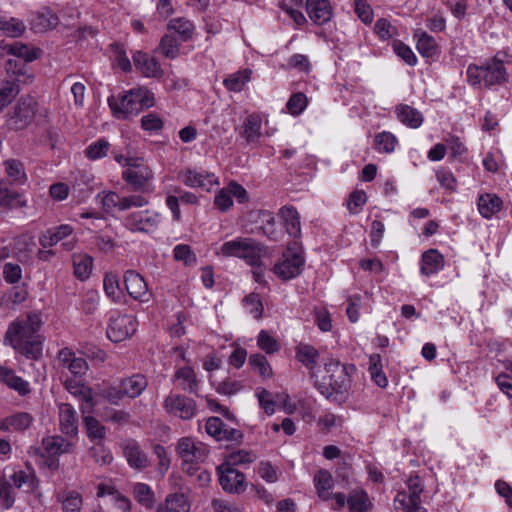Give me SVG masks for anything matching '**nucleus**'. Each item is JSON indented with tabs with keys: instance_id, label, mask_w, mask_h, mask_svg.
I'll return each mask as SVG.
<instances>
[{
	"instance_id": "20e7f679",
	"label": "nucleus",
	"mask_w": 512,
	"mask_h": 512,
	"mask_svg": "<svg viewBox=\"0 0 512 512\" xmlns=\"http://www.w3.org/2000/svg\"><path fill=\"white\" fill-rule=\"evenodd\" d=\"M264 248L251 238H241L224 242L216 251L222 257H237L244 259L249 265L259 267Z\"/></svg>"
},
{
	"instance_id": "b1692460",
	"label": "nucleus",
	"mask_w": 512,
	"mask_h": 512,
	"mask_svg": "<svg viewBox=\"0 0 512 512\" xmlns=\"http://www.w3.org/2000/svg\"><path fill=\"white\" fill-rule=\"evenodd\" d=\"M59 424L62 433L76 436L78 433V417L75 409L69 403L59 405Z\"/></svg>"
},
{
	"instance_id": "3c124183",
	"label": "nucleus",
	"mask_w": 512,
	"mask_h": 512,
	"mask_svg": "<svg viewBox=\"0 0 512 512\" xmlns=\"http://www.w3.org/2000/svg\"><path fill=\"white\" fill-rule=\"evenodd\" d=\"M44 450L51 456H57L70 451L72 443L61 436H47L43 438Z\"/></svg>"
},
{
	"instance_id": "8fccbe9b",
	"label": "nucleus",
	"mask_w": 512,
	"mask_h": 512,
	"mask_svg": "<svg viewBox=\"0 0 512 512\" xmlns=\"http://www.w3.org/2000/svg\"><path fill=\"white\" fill-rule=\"evenodd\" d=\"M5 49H7L9 54L15 56L19 60L22 59L25 63L36 60L40 54V49L30 48L29 46L20 42L9 44L5 47Z\"/></svg>"
},
{
	"instance_id": "4468645a",
	"label": "nucleus",
	"mask_w": 512,
	"mask_h": 512,
	"mask_svg": "<svg viewBox=\"0 0 512 512\" xmlns=\"http://www.w3.org/2000/svg\"><path fill=\"white\" fill-rule=\"evenodd\" d=\"M304 259L301 253L292 251L289 247L283 254L282 260L274 266V273L284 280L296 277L302 269Z\"/></svg>"
},
{
	"instance_id": "ea45409f",
	"label": "nucleus",
	"mask_w": 512,
	"mask_h": 512,
	"mask_svg": "<svg viewBox=\"0 0 512 512\" xmlns=\"http://www.w3.org/2000/svg\"><path fill=\"white\" fill-rule=\"evenodd\" d=\"M105 294L114 303H121L124 299L123 290L120 287L119 276L114 272H107L103 279Z\"/></svg>"
},
{
	"instance_id": "423d86ee",
	"label": "nucleus",
	"mask_w": 512,
	"mask_h": 512,
	"mask_svg": "<svg viewBox=\"0 0 512 512\" xmlns=\"http://www.w3.org/2000/svg\"><path fill=\"white\" fill-rule=\"evenodd\" d=\"M162 220L159 212L146 209L127 214L123 219V225L133 233L151 234L158 230Z\"/></svg>"
},
{
	"instance_id": "4c0bfd02",
	"label": "nucleus",
	"mask_w": 512,
	"mask_h": 512,
	"mask_svg": "<svg viewBox=\"0 0 512 512\" xmlns=\"http://www.w3.org/2000/svg\"><path fill=\"white\" fill-rule=\"evenodd\" d=\"M8 181L12 185H23L27 180L24 165L17 159H7L3 162Z\"/></svg>"
},
{
	"instance_id": "49530a36",
	"label": "nucleus",
	"mask_w": 512,
	"mask_h": 512,
	"mask_svg": "<svg viewBox=\"0 0 512 512\" xmlns=\"http://www.w3.org/2000/svg\"><path fill=\"white\" fill-rule=\"evenodd\" d=\"M296 358L307 369L312 371L317 366L319 352L315 347L309 344H299L296 347Z\"/></svg>"
},
{
	"instance_id": "69168bd1",
	"label": "nucleus",
	"mask_w": 512,
	"mask_h": 512,
	"mask_svg": "<svg viewBox=\"0 0 512 512\" xmlns=\"http://www.w3.org/2000/svg\"><path fill=\"white\" fill-rule=\"evenodd\" d=\"M168 29L179 34L182 37V40L186 41L192 35L193 24L189 20L175 18L169 22Z\"/></svg>"
},
{
	"instance_id": "f8f14e48",
	"label": "nucleus",
	"mask_w": 512,
	"mask_h": 512,
	"mask_svg": "<svg viewBox=\"0 0 512 512\" xmlns=\"http://www.w3.org/2000/svg\"><path fill=\"white\" fill-rule=\"evenodd\" d=\"M37 103L32 97L20 98L10 116V125L15 129L26 128L33 120Z\"/></svg>"
},
{
	"instance_id": "864d4df0",
	"label": "nucleus",
	"mask_w": 512,
	"mask_h": 512,
	"mask_svg": "<svg viewBox=\"0 0 512 512\" xmlns=\"http://www.w3.org/2000/svg\"><path fill=\"white\" fill-rule=\"evenodd\" d=\"M398 139L391 132L383 131L375 135L374 147L379 153L390 154L394 152Z\"/></svg>"
},
{
	"instance_id": "c85d7f7f",
	"label": "nucleus",
	"mask_w": 512,
	"mask_h": 512,
	"mask_svg": "<svg viewBox=\"0 0 512 512\" xmlns=\"http://www.w3.org/2000/svg\"><path fill=\"white\" fill-rule=\"evenodd\" d=\"M395 114L398 120L409 128H419L423 121V115L414 107L407 104H399L395 108Z\"/></svg>"
},
{
	"instance_id": "58836bf2",
	"label": "nucleus",
	"mask_w": 512,
	"mask_h": 512,
	"mask_svg": "<svg viewBox=\"0 0 512 512\" xmlns=\"http://www.w3.org/2000/svg\"><path fill=\"white\" fill-rule=\"evenodd\" d=\"M261 128V117L258 114H250L244 119L240 133L248 142H254L262 135Z\"/></svg>"
},
{
	"instance_id": "393cba45",
	"label": "nucleus",
	"mask_w": 512,
	"mask_h": 512,
	"mask_svg": "<svg viewBox=\"0 0 512 512\" xmlns=\"http://www.w3.org/2000/svg\"><path fill=\"white\" fill-rule=\"evenodd\" d=\"M0 383L15 390L21 396H25L31 392L29 382L17 376L13 369L5 366H0Z\"/></svg>"
},
{
	"instance_id": "4be33fe9",
	"label": "nucleus",
	"mask_w": 512,
	"mask_h": 512,
	"mask_svg": "<svg viewBox=\"0 0 512 512\" xmlns=\"http://www.w3.org/2000/svg\"><path fill=\"white\" fill-rule=\"evenodd\" d=\"M445 265L444 256L437 249H428L420 259V273L430 277L439 273Z\"/></svg>"
},
{
	"instance_id": "680f3d73",
	"label": "nucleus",
	"mask_w": 512,
	"mask_h": 512,
	"mask_svg": "<svg viewBox=\"0 0 512 512\" xmlns=\"http://www.w3.org/2000/svg\"><path fill=\"white\" fill-rule=\"evenodd\" d=\"M25 29L26 27L24 23L19 19H0V30H2L9 37H19L24 33Z\"/></svg>"
},
{
	"instance_id": "5fc2aeb1",
	"label": "nucleus",
	"mask_w": 512,
	"mask_h": 512,
	"mask_svg": "<svg viewBox=\"0 0 512 512\" xmlns=\"http://www.w3.org/2000/svg\"><path fill=\"white\" fill-rule=\"evenodd\" d=\"M249 365L264 380L271 378L273 375L272 367L267 358L260 353L250 355Z\"/></svg>"
},
{
	"instance_id": "09e8293b",
	"label": "nucleus",
	"mask_w": 512,
	"mask_h": 512,
	"mask_svg": "<svg viewBox=\"0 0 512 512\" xmlns=\"http://www.w3.org/2000/svg\"><path fill=\"white\" fill-rule=\"evenodd\" d=\"M96 201L106 213H113L115 210L123 211L122 196L114 191H104L98 193Z\"/></svg>"
},
{
	"instance_id": "e433bc0d",
	"label": "nucleus",
	"mask_w": 512,
	"mask_h": 512,
	"mask_svg": "<svg viewBox=\"0 0 512 512\" xmlns=\"http://www.w3.org/2000/svg\"><path fill=\"white\" fill-rule=\"evenodd\" d=\"M74 275L80 281L87 280L93 268L94 260L86 253H76L72 256Z\"/></svg>"
},
{
	"instance_id": "e2e57ef3",
	"label": "nucleus",
	"mask_w": 512,
	"mask_h": 512,
	"mask_svg": "<svg viewBox=\"0 0 512 512\" xmlns=\"http://www.w3.org/2000/svg\"><path fill=\"white\" fill-rule=\"evenodd\" d=\"M307 105L308 99L306 95L301 92H297L290 96L286 103V109L291 115L298 116L306 109Z\"/></svg>"
},
{
	"instance_id": "f257e3e1",
	"label": "nucleus",
	"mask_w": 512,
	"mask_h": 512,
	"mask_svg": "<svg viewBox=\"0 0 512 512\" xmlns=\"http://www.w3.org/2000/svg\"><path fill=\"white\" fill-rule=\"evenodd\" d=\"M42 325L39 312L17 317L8 325L4 341L26 358L37 360L42 356L43 350V338L39 334Z\"/></svg>"
},
{
	"instance_id": "6e6552de",
	"label": "nucleus",
	"mask_w": 512,
	"mask_h": 512,
	"mask_svg": "<svg viewBox=\"0 0 512 512\" xmlns=\"http://www.w3.org/2000/svg\"><path fill=\"white\" fill-rule=\"evenodd\" d=\"M137 326L138 322L134 316L111 311L106 334L110 341L122 342L136 332Z\"/></svg>"
},
{
	"instance_id": "f03ea898",
	"label": "nucleus",
	"mask_w": 512,
	"mask_h": 512,
	"mask_svg": "<svg viewBox=\"0 0 512 512\" xmlns=\"http://www.w3.org/2000/svg\"><path fill=\"white\" fill-rule=\"evenodd\" d=\"M324 371L322 379L315 381L317 390L327 399L345 400L351 389V376L356 372V366L330 359L325 363Z\"/></svg>"
},
{
	"instance_id": "338daca9",
	"label": "nucleus",
	"mask_w": 512,
	"mask_h": 512,
	"mask_svg": "<svg viewBox=\"0 0 512 512\" xmlns=\"http://www.w3.org/2000/svg\"><path fill=\"white\" fill-rule=\"evenodd\" d=\"M243 305L246 311L255 319H259L263 313V304L260 296L256 293H251L243 299Z\"/></svg>"
},
{
	"instance_id": "de8ad7c7",
	"label": "nucleus",
	"mask_w": 512,
	"mask_h": 512,
	"mask_svg": "<svg viewBox=\"0 0 512 512\" xmlns=\"http://www.w3.org/2000/svg\"><path fill=\"white\" fill-rule=\"evenodd\" d=\"M34 246L35 243L32 236L27 234L21 235L15 239L13 246L14 255L20 262H27L31 258Z\"/></svg>"
},
{
	"instance_id": "052dcab7",
	"label": "nucleus",
	"mask_w": 512,
	"mask_h": 512,
	"mask_svg": "<svg viewBox=\"0 0 512 512\" xmlns=\"http://www.w3.org/2000/svg\"><path fill=\"white\" fill-rule=\"evenodd\" d=\"M173 258L183 262L185 266H193L197 263L196 254L187 244H178L173 248Z\"/></svg>"
},
{
	"instance_id": "f704fd0d",
	"label": "nucleus",
	"mask_w": 512,
	"mask_h": 512,
	"mask_svg": "<svg viewBox=\"0 0 512 512\" xmlns=\"http://www.w3.org/2000/svg\"><path fill=\"white\" fill-rule=\"evenodd\" d=\"M64 385L66 390L73 394L74 396H78L88 404L93 405V397L91 389L84 384L82 381V376H73L66 377L64 381Z\"/></svg>"
},
{
	"instance_id": "9b49d317",
	"label": "nucleus",
	"mask_w": 512,
	"mask_h": 512,
	"mask_svg": "<svg viewBox=\"0 0 512 512\" xmlns=\"http://www.w3.org/2000/svg\"><path fill=\"white\" fill-rule=\"evenodd\" d=\"M177 453L185 464L194 465L204 461L208 454V448L204 443L191 437H183L178 441ZM192 469L195 468L190 466L187 471L191 473Z\"/></svg>"
},
{
	"instance_id": "6ab92c4d",
	"label": "nucleus",
	"mask_w": 512,
	"mask_h": 512,
	"mask_svg": "<svg viewBox=\"0 0 512 512\" xmlns=\"http://www.w3.org/2000/svg\"><path fill=\"white\" fill-rule=\"evenodd\" d=\"M205 430L208 435L217 441H239L242 438L240 430L227 427L218 417H210L205 424Z\"/></svg>"
},
{
	"instance_id": "412c9836",
	"label": "nucleus",
	"mask_w": 512,
	"mask_h": 512,
	"mask_svg": "<svg viewBox=\"0 0 512 512\" xmlns=\"http://www.w3.org/2000/svg\"><path fill=\"white\" fill-rule=\"evenodd\" d=\"M133 62L136 70L147 78H159L163 75L160 63L145 52L137 51L133 55Z\"/></svg>"
},
{
	"instance_id": "39448f33",
	"label": "nucleus",
	"mask_w": 512,
	"mask_h": 512,
	"mask_svg": "<svg viewBox=\"0 0 512 512\" xmlns=\"http://www.w3.org/2000/svg\"><path fill=\"white\" fill-rule=\"evenodd\" d=\"M12 486L24 489L26 492H32L37 487V479L33 472L23 470H14L8 479L5 477L1 478L0 504L4 509H9L14 504L15 497L11 490Z\"/></svg>"
},
{
	"instance_id": "0eeeda50",
	"label": "nucleus",
	"mask_w": 512,
	"mask_h": 512,
	"mask_svg": "<svg viewBox=\"0 0 512 512\" xmlns=\"http://www.w3.org/2000/svg\"><path fill=\"white\" fill-rule=\"evenodd\" d=\"M345 506L349 512H369L373 508V503L364 489L355 488L348 496L341 492L334 494L331 509L342 511Z\"/></svg>"
},
{
	"instance_id": "7ed1b4c3",
	"label": "nucleus",
	"mask_w": 512,
	"mask_h": 512,
	"mask_svg": "<svg viewBox=\"0 0 512 512\" xmlns=\"http://www.w3.org/2000/svg\"><path fill=\"white\" fill-rule=\"evenodd\" d=\"M500 55L501 53H497L481 66L470 64L466 70L468 83L473 87L486 88L505 83L508 73Z\"/></svg>"
},
{
	"instance_id": "1a4fd4ad",
	"label": "nucleus",
	"mask_w": 512,
	"mask_h": 512,
	"mask_svg": "<svg viewBox=\"0 0 512 512\" xmlns=\"http://www.w3.org/2000/svg\"><path fill=\"white\" fill-rule=\"evenodd\" d=\"M179 180L187 187L201 189L205 192H211L213 187L219 186V178L212 172L187 167L179 171Z\"/></svg>"
},
{
	"instance_id": "a18cd8bd",
	"label": "nucleus",
	"mask_w": 512,
	"mask_h": 512,
	"mask_svg": "<svg viewBox=\"0 0 512 512\" xmlns=\"http://www.w3.org/2000/svg\"><path fill=\"white\" fill-rule=\"evenodd\" d=\"M414 37L417 39L416 48L423 57L430 58L436 55L438 45L434 37L425 31H417Z\"/></svg>"
},
{
	"instance_id": "5701e85b",
	"label": "nucleus",
	"mask_w": 512,
	"mask_h": 512,
	"mask_svg": "<svg viewBox=\"0 0 512 512\" xmlns=\"http://www.w3.org/2000/svg\"><path fill=\"white\" fill-rule=\"evenodd\" d=\"M306 10L310 19L318 25L327 23L332 17L329 0H306Z\"/></svg>"
},
{
	"instance_id": "4d7b16f0",
	"label": "nucleus",
	"mask_w": 512,
	"mask_h": 512,
	"mask_svg": "<svg viewBox=\"0 0 512 512\" xmlns=\"http://www.w3.org/2000/svg\"><path fill=\"white\" fill-rule=\"evenodd\" d=\"M134 498L145 508H151L154 504V492L151 487L145 483H137L133 488Z\"/></svg>"
},
{
	"instance_id": "a211bd4d",
	"label": "nucleus",
	"mask_w": 512,
	"mask_h": 512,
	"mask_svg": "<svg viewBox=\"0 0 512 512\" xmlns=\"http://www.w3.org/2000/svg\"><path fill=\"white\" fill-rule=\"evenodd\" d=\"M219 482L225 491L240 493L245 489V476L233 467L220 465L217 468Z\"/></svg>"
},
{
	"instance_id": "a878e982",
	"label": "nucleus",
	"mask_w": 512,
	"mask_h": 512,
	"mask_svg": "<svg viewBox=\"0 0 512 512\" xmlns=\"http://www.w3.org/2000/svg\"><path fill=\"white\" fill-rule=\"evenodd\" d=\"M173 379L183 391L190 394L198 393L199 381L192 367L183 366L177 368Z\"/></svg>"
},
{
	"instance_id": "c03bdc74",
	"label": "nucleus",
	"mask_w": 512,
	"mask_h": 512,
	"mask_svg": "<svg viewBox=\"0 0 512 512\" xmlns=\"http://www.w3.org/2000/svg\"><path fill=\"white\" fill-rule=\"evenodd\" d=\"M394 508L396 512H427L418 501L409 496L404 490L397 492L394 498Z\"/></svg>"
},
{
	"instance_id": "ddd939ff",
	"label": "nucleus",
	"mask_w": 512,
	"mask_h": 512,
	"mask_svg": "<svg viewBox=\"0 0 512 512\" xmlns=\"http://www.w3.org/2000/svg\"><path fill=\"white\" fill-rule=\"evenodd\" d=\"M137 94L134 89L123 95L111 96L108 98V104L114 116L120 119H126L133 114H137L140 109L137 102Z\"/></svg>"
},
{
	"instance_id": "9d476101",
	"label": "nucleus",
	"mask_w": 512,
	"mask_h": 512,
	"mask_svg": "<svg viewBox=\"0 0 512 512\" xmlns=\"http://www.w3.org/2000/svg\"><path fill=\"white\" fill-rule=\"evenodd\" d=\"M163 407L168 414L182 420H190L197 413L196 402L193 399L178 393H170L165 397Z\"/></svg>"
},
{
	"instance_id": "13d9d810",
	"label": "nucleus",
	"mask_w": 512,
	"mask_h": 512,
	"mask_svg": "<svg viewBox=\"0 0 512 512\" xmlns=\"http://www.w3.org/2000/svg\"><path fill=\"white\" fill-rule=\"evenodd\" d=\"M257 346L266 354H274L280 350V343L268 331L261 330L257 336Z\"/></svg>"
},
{
	"instance_id": "f3484780",
	"label": "nucleus",
	"mask_w": 512,
	"mask_h": 512,
	"mask_svg": "<svg viewBox=\"0 0 512 512\" xmlns=\"http://www.w3.org/2000/svg\"><path fill=\"white\" fill-rule=\"evenodd\" d=\"M59 368L67 369L73 376H84L88 370V364L83 357H79L76 353L64 347L59 350L57 355Z\"/></svg>"
},
{
	"instance_id": "0e129e2a",
	"label": "nucleus",
	"mask_w": 512,
	"mask_h": 512,
	"mask_svg": "<svg viewBox=\"0 0 512 512\" xmlns=\"http://www.w3.org/2000/svg\"><path fill=\"white\" fill-rule=\"evenodd\" d=\"M99 298V293L96 290L89 289L82 294L79 308L85 314H92L98 307Z\"/></svg>"
},
{
	"instance_id": "2eb2a0df",
	"label": "nucleus",
	"mask_w": 512,
	"mask_h": 512,
	"mask_svg": "<svg viewBox=\"0 0 512 512\" xmlns=\"http://www.w3.org/2000/svg\"><path fill=\"white\" fill-rule=\"evenodd\" d=\"M233 197L243 203L247 200V191L242 185L231 181L215 195L214 205L221 212H226L233 206Z\"/></svg>"
},
{
	"instance_id": "79ce46f5",
	"label": "nucleus",
	"mask_w": 512,
	"mask_h": 512,
	"mask_svg": "<svg viewBox=\"0 0 512 512\" xmlns=\"http://www.w3.org/2000/svg\"><path fill=\"white\" fill-rule=\"evenodd\" d=\"M111 143L104 137L91 142L83 151L84 156L90 161H97L105 158L111 151Z\"/></svg>"
},
{
	"instance_id": "2f4dec72",
	"label": "nucleus",
	"mask_w": 512,
	"mask_h": 512,
	"mask_svg": "<svg viewBox=\"0 0 512 512\" xmlns=\"http://www.w3.org/2000/svg\"><path fill=\"white\" fill-rule=\"evenodd\" d=\"M124 455L129 465L136 469H144L148 466L147 455L140 449L139 444L134 440H128L124 446Z\"/></svg>"
},
{
	"instance_id": "72a5a7b5",
	"label": "nucleus",
	"mask_w": 512,
	"mask_h": 512,
	"mask_svg": "<svg viewBox=\"0 0 512 512\" xmlns=\"http://www.w3.org/2000/svg\"><path fill=\"white\" fill-rule=\"evenodd\" d=\"M26 205L27 201L22 194L9 189L5 185L4 180H0V207L18 209Z\"/></svg>"
},
{
	"instance_id": "c756f323",
	"label": "nucleus",
	"mask_w": 512,
	"mask_h": 512,
	"mask_svg": "<svg viewBox=\"0 0 512 512\" xmlns=\"http://www.w3.org/2000/svg\"><path fill=\"white\" fill-rule=\"evenodd\" d=\"M59 23L58 16L49 8H42L31 19L32 28L36 32H44L55 28Z\"/></svg>"
},
{
	"instance_id": "6e6d98bb",
	"label": "nucleus",
	"mask_w": 512,
	"mask_h": 512,
	"mask_svg": "<svg viewBox=\"0 0 512 512\" xmlns=\"http://www.w3.org/2000/svg\"><path fill=\"white\" fill-rule=\"evenodd\" d=\"M369 373L371 375V378L374 380V382L379 387H386L388 384L387 377L385 376L384 372L382 371V363H381V356L378 354H373L369 358Z\"/></svg>"
},
{
	"instance_id": "dca6fc26",
	"label": "nucleus",
	"mask_w": 512,
	"mask_h": 512,
	"mask_svg": "<svg viewBox=\"0 0 512 512\" xmlns=\"http://www.w3.org/2000/svg\"><path fill=\"white\" fill-rule=\"evenodd\" d=\"M154 173L150 167H139L138 169H125L122 171V179L129 184L134 191L142 193L150 192V181Z\"/></svg>"
},
{
	"instance_id": "603ef678",
	"label": "nucleus",
	"mask_w": 512,
	"mask_h": 512,
	"mask_svg": "<svg viewBox=\"0 0 512 512\" xmlns=\"http://www.w3.org/2000/svg\"><path fill=\"white\" fill-rule=\"evenodd\" d=\"M250 78L251 70L244 69L230 74L226 79H224L223 83L228 90L240 92L243 90L246 83L250 81Z\"/></svg>"
},
{
	"instance_id": "cd10ccee",
	"label": "nucleus",
	"mask_w": 512,
	"mask_h": 512,
	"mask_svg": "<svg viewBox=\"0 0 512 512\" xmlns=\"http://www.w3.org/2000/svg\"><path fill=\"white\" fill-rule=\"evenodd\" d=\"M477 206L481 216L490 219L502 209L503 202L494 193H484L479 195Z\"/></svg>"
},
{
	"instance_id": "bb28decb",
	"label": "nucleus",
	"mask_w": 512,
	"mask_h": 512,
	"mask_svg": "<svg viewBox=\"0 0 512 512\" xmlns=\"http://www.w3.org/2000/svg\"><path fill=\"white\" fill-rule=\"evenodd\" d=\"M73 231V227L69 224H62L57 227L50 228L40 236L39 243L43 248L53 247L60 241L71 236Z\"/></svg>"
},
{
	"instance_id": "7c9ffc66",
	"label": "nucleus",
	"mask_w": 512,
	"mask_h": 512,
	"mask_svg": "<svg viewBox=\"0 0 512 512\" xmlns=\"http://www.w3.org/2000/svg\"><path fill=\"white\" fill-rule=\"evenodd\" d=\"M333 485V478L328 470L320 469L314 475V486L321 500H333L334 494L331 493Z\"/></svg>"
},
{
	"instance_id": "37998d69",
	"label": "nucleus",
	"mask_w": 512,
	"mask_h": 512,
	"mask_svg": "<svg viewBox=\"0 0 512 512\" xmlns=\"http://www.w3.org/2000/svg\"><path fill=\"white\" fill-rule=\"evenodd\" d=\"M57 501L61 503L63 512H80L83 503L80 493L74 490L59 492Z\"/></svg>"
},
{
	"instance_id": "774afa93",
	"label": "nucleus",
	"mask_w": 512,
	"mask_h": 512,
	"mask_svg": "<svg viewBox=\"0 0 512 512\" xmlns=\"http://www.w3.org/2000/svg\"><path fill=\"white\" fill-rule=\"evenodd\" d=\"M256 397L260 407L267 415H273L276 411V402L273 399L272 393L265 388H258L256 390Z\"/></svg>"
},
{
	"instance_id": "c9c22d12",
	"label": "nucleus",
	"mask_w": 512,
	"mask_h": 512,
	"mask_svg": "<svg viewBox=\"0 0 512 512\" xmlns=\"http://www.w3.org/2000/svg\"><path fill=\"white\" fill-rule=\"evenodd\" d=\"M148 385L147 378L142 374H134L121 381L124 395L129 398H136L142 394Z\"/></svg>"
},
{
	"instance_id": "473e14b6",
	"label": "nucleus",
	"mask_w": 512,
	"mask_h": 512,
	"mask_svg": "<svg viewBox=\"0 0 512 512\" xmlns=\"http://www.w3.org/2000/svg\"><path fill=\"white\" fill-rule=\"evenodd\" d=\"M279 214L284 222L286 231L294 238H298L301 234L300 216L294 206H283Z\"/></svg>"
},
{
	"instance_id": "bf43d9fd",
	"label": "nucleus",
	"mask_w": 512,
	"mask_h": 512,
	"mask_svg": "<svg viewBox=\"0 0 512 512\" xmlns=\"http://www.w3.org/2000/svg\"><path fill=\"white\" fill-rule=\"evenodd\" d=\"M255 458L256 456L251 451L239 449L228 453L223 464L233 467L236 465L252 463Z\"/></svg>"
},
{
	"instance_id": "a19ab883",
	"label": "nucleus",
	"mask_w": 512,
	"mask_h": 512,
	"mask_svg": "<svg viewBox=\"0 0 512 512\" xmlns=\"http://www.w3.org/2000/svg\"><path fill=\"white\" fill-rule=\"evenodd\" d=\"M190 504L183 494H170L161 503L156 512H189Z\"/></svg>"
},
{
	"instance_id": "aec40b11",
	"label": "nucleus",
	"mask_w": 512,
	"mask_h": 512,
	"mask_svg": "<svg viewBox=\"0 0 512 512\" xmlns=\"http://www.w3.org/2000/svg\"><path fill=\"white\" fill-rule=\"evenodd\" d=\"M124 283L130 297L141 302L150 300L147 283L144 278L133 270H128L124 275Z\"/></svg>"
}]
</instances>
